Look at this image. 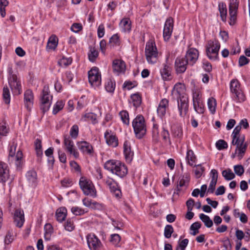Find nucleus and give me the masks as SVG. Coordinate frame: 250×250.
Wrapping results in <instances>:
<instances>
[{
	"mask_svg": "<svg viewBox=\"0 0 250 250\" xmlns=\"http://www.w3.org/2000/svg\"><path fill=\"white\" fill-rule=\"evenodd\" d=\"M25 221L23 210L21 208H17L14 213V222L18 228L22 227Z\"/></svg>",
	"mask_w": 250,
	"mask_h": 250,
	"instance_id": "nucleus-19",
	"label": "nucleus"
},
{
	"mask_svg": "<svg viewBox=\"0 0 250 250\" xmlns=\"http://www.w3.org/2000/svg\"><path fill=\"white\" fill-rule=\"evenodd\" d=\"M168 106V100L166 98L163 99L160 102L157 108V113L158 115L162 118L166 113V109Z\"/></svg>",
	"mask_w": 250,
	"mask_h": 250,
	"instance_id": "nucleus-29",
	"label": "nucleus"
},
{
	"mask_svg": "<svg viewBox=\"0 0 250 250\" xmlns=\"http://www.w3.org/2000/svg\"><path fill=\"white\" fill-rule=\"evenodd\" d=\"M171 70V67L167 65V64H163V67L161 69L160 73L164 81H168L170 79Z\"/></svg>",
	"mask_w": 250,
	"mask_h": 250,
	"instance_id": "nucleus-32",
	"label": "nucleus"
},
{
	"mask_svg": "<svg viewBox=\"0 0 250 250\" xmlns=\"http://www.w3.org/2000/svg\"><path fill=\"white\" fill-rule=\"evenodd\" d=\"M49 87L47 86H44L42 92V95L41 96V109L43 112H45L48 111L51 105V101L52 99V96L49 95Z\"/></svg>",
	"mask_w": 250,
	"mask_h": 250,
	"instance_id": "nucleus-9",
	"label": "nucleus"
},
{
	"mask_svg": "<svg viewBox=\"0 0 250 250\" xmlns=\"http://www.w3.org/2000/svg\"><path fill=\"white\" fill-rule=\"evenodd\" d=\"M199 217L207 228H210L212 226L213 222L209 216L203 213H201L200 214Z\"/></svg>",
	"mask_w": 250,
	"mask_h": 250,
	"instance_id": "nucleus-40",
	"label": "nucleus"
},
{
	"mask_svg": "<svg viewBox=\"0 0 250 250\" xmlns=\"http://www.w3.org/2000/svg\"><path fill=\"white\" fill-rule=\"evenodd\" d=\"M54 148L53 147H49L45 151V155L48 157V162L52 164H54V159L53 156Z\"/></svg>",
	"mask_w": 250,
	"mask_h": 250,
	"instance_id": "nucleus-51",
	"label": "nucleus"
},
{
	"mask_svg": "<svg viewBox=\"0 0 250 250\" xmlns=\"http://www.w3.org/2000/svg\"><path fill=\"white\" fill-rule=\"evenodd\" d=\"M82 29L83 27L82 24L79 23H74L71 27V30L75 33L79 32L80 31L82 30Z\"/></svg>",
	"mask_w": 250,
	"mask_h": 250,
	"instance_id": "nucleus-64",
	"label": "nucleus"
},
{
	"mask_svg": "<svg viewBox=\"0 0 250 250\" xmlns=\"http://www.w3.org/2000/svg\"><path fill=\"white\" fill-rule=\"evenodd\" d=\"M79 149L83 153L90 155L93 152L92 145L87 142L82 141L78 143Z\"/></svg>",
	"mask_w": 250,
	"mask_h": 250,
	"instance_id": "nucleus-26",
	"label": "nucleus"
},
{
	"mask_svg": "<svg viewBox=\"0 0 250 250\" xmlns=\"http://www.w3.org/2000/svg\"><path fill=\"white\" fill-rule=\"evenodd\" d=\"M216 147L218 150H223L228 147V144L223 140H219L216 143Z\"/></svg>",
	"mask_w": 250,
	"mask_h": 250,
	"instance_id": "nucleus-58",
	"label": "nucleus"
},
{
	"mask_svg": "<svg viewBox=\"0 0 250 250\" xmlns=\"http://www.w3.org/2000/svg\"><path fill=\"white\" fill-rule=\"evenodd\" d=\"M186 160L187 161L188 164L189 166L191 167L196 166L195 164L196 161V157L192 150H188L187 152Z\"/></svg>",
	"mask_w": 250,
	"mask_h": 250,
	"instance_id": "nucleus-36",
	"label": "nucleus"
},
{
	"mask_svg": "<svg viewBox=\"0 0 250 250\" xmlns=\"http://www.w3.org/2000/svg\"><path fill=\"white\" fill-rule=\"evenodd\" d=\"M34 104V94L30 89L26 90L24 93V104L28 111H30Z\"/></svg>",
	"mask_w": 250,
	"mask_h": 250,
	"instance_id": "nucleus-18",
	"label": "nucleus"
},
{
	"mask_svg": "<svg viewBox=\"0 0 250 250\" xmlns=\"http://www.w3.org/2000/svg\"><path fill=\"white\" fill-rule=\"evenodd\" d=\"M235 173L238 176H241L244 172L243 167L241 165H236L234 167Z\"/></svg>",
	"mask_w": 250,
	"mask_h": 250,
	"instance_id": "nucleus-62",
	"label": "nucleus"
},
{
	"mask_svg": "<svg viewBox=\"0 0 250 250\" xmlns=\"http://www.w3.org/2000/svg\"><path fill=\"white\" fill-rule=\"evenodd\" d=\"M185 86L180 83H176L172 91V95L176 98H180L182 96H188L185 92Z\"/></svg>",
	"mask_w": 250,
	"mask_h": 250,
	"instance_id": "nucleus-23",
	"label": "nucleus"
},
{
	"mask_svg": "<svg viewBox=\"0 0 250 250\" xmlns=\"http://www.w3.org/2000/svg\"><path fill=\"white\" fill-rule=\"evenodd\" d=\"M104 167L121 178L125 177L127 173L126 166L117 160H110L106 161L104 165Z\"/></svg>",
	"mask_w": 250,
	"mask_h": 250,
	"instance_id": "nucleus-1",
	"label": "nucleus"
},
{
	"mask_svg": "<svg viewBox=\"0 0 250 250\" xmlns=\"http://www.w3.org/2000/svg\"><path fill=\"white\" fill-rule=\"evenodd\" d=\"M34 145L36 155L38 157L37 161L39 162H41L42 157L43 155L41 140L39 139H37L35 140Z\"/></svg>",
	"mask_w": 250,
	"mask_h": 250,
	"instance_id": "nucleus-34",
	"label": "nucleus"
},
{
	"mask_svg": "<svg viewBox=\"0 0 250 250\" xmlns=\"http://www.w3.org/2000/svg\"><path fill=\"white\" fill-rule=\"evenodd\" d=\"M145 55L149 63L154 64L158 60V52L155 43L152 41L146 42L145 48Z\"/></svg>",
	"mask_w": 250,
	"mask_h": 250,
	"instance_id": "nucleus-4",
	"label": "nucleus"
},
{
	"mask_svg": "<svg viewBox=\"0 0 250 250\" xmlns=\"http://www.w3.org/2000/svg\"><path fill=\"white\" fill-rule=\"evenodd\" d=\"M132 126L137 138L141 139L146 134V125L145 119L142 115L137 116L133 120Z\"/></svg>",
	"mask_w": 250,
	"mask_h": 250,
	"instance_id": "nucleus-2",
	"label": "nucleus"
},
{
	"mask_svg": "<svg viewBox=\"0 0 250 250\" xmlns=\"http://www.w3.org/2000/svg\"><path fill=\"white\" fill-rule=\"evenodd\" d=\"M17 144L13 142L9 148V161L15 160V165L17 168L21 167L22 163V152L21 150H19L16 154L17 148Z\"/></svg>",
	"mask_w": 250,
	"mask_h": 250,
	"instance_id": "nucleus-7",
	"label": "nucleus"
},
{
	"mask_svg": "<svg viewBox=\"0 0 250 250\" xmlns=\"http://www.w3.org/2000/svg\"><path fill=\"white\" fill-rule=\"evenodd\" d=\"M120 115L123 122L127 125L129 124V119L128 113L125 110H123L120 112Z\"/></svg>",
	"mask_w": 250,
	"mask_h": 250,
	"instance_id": "nucleus-52",
	"label": "nucleus"
},
{
	"mask_svg": "<svg viewBox=\"0 0 250 250\" xmlns=\"http://www.w3.org/2000/svg\"><path fill=\"white\" fill-rule=\"evenodd\" d=\"M124 153L126 161L131 162L133 159V152L131 150L129 143L126 141L124 144Z\"/></svg>",
	"mask_w": 250,
	"mask_h": 250,
	"instance_id": "nucleus-31",
	"label": "nucleus"
},
{
	"mask_svg": "<svg viewBox=\"0 0 250 250\" xmlns=\"http://www.w3.org/2000/svg\"><path fill=\"white\" fill-rule=\"evenodd\" d=\"M188 64L185 58L184 57H178L175 62L176 71L178 73H184L187 68Z\"/></svg>",
	"mask_w": 250,
	"mask_h": 250,
	"instance_id": "nucleus-20",
	"label": "nucleus"
},
{
	"mask_svg": "<svg viewBox=\"0 0 250 250\" xmlns=\"http://www.w3.org/2000/svg\"><path fill=\"white\" fill-rule=\"evenodd\" d=\"M104 138L106 140V143L108 146L115 147L118 145V140L115 135L111 132V131H109L106 130L104 133Z\"/></svg>",
	"mask_w": 250,
	"mask_h": 250,
	"instance_id": "nucleus-24",
	"label": "nucleus"
},
{
	"mask_svg": "<svg viewBox=\"0 0 250 250\" xmlns=\"http://www.w3.org/2000/svg\"><path fill=\"white\" fill-rule=\"evenodd\" d=\"M9 2L7 0H0V13L2 18L6 15L5 7L8 5Z\"/></svg>",
	"mask_w": 250,
	"mask_h": 250,
	"instance_id": "nucleus-49",
	"label": "nucleus"
},
{
	"mask_svg": "<svg viewBox=\"0 0 250 250\" xmlns=\"http://www.w3.org/2000/svg\"><path fill=\"white\" fill-rule=\"evenodd\" d=\"M26 177L29 186L33 188L36 187L37 185V174L35 170L28 171L26 174Z\"/></svg>",
	"mask_w": 250,
	"mask_h": 250,
	"instance_id": "nucleus-25",
	"label": "nucleus"
},
{
	"mask_svg": "<svg viewBox=\"0 0 250 250\" xmlns=\"http://www.w3.org/2000/svg\"><path fill=\"white\" fill-rule=\"evenodd\" d=\"M88 80L91 85L94 87H98L101 84V74L99 68L92 67L88 72Z\"/></svg>",
	"mask_w": 250,
	"mask_h": 250,
	"instance_id": "nucleus-8",
	"label": "nucleus"
},
{
	"mask_svg": "<svg viewBox=\"0 0 250 250\" xmlns=\"http://www.w3.org/2000/svg\"><path fill=\"white\" fill-rule=\"evenodd\" d=\"M239 6L238 0H229V24L233 25L236 23L237 11Z\"/></svg>",
	"mask_w": 250,
	"mask_h": 250,
	"instance_id": "nucleus-11",
	"label": "nucleus"
},
{
	"mask_svg": "<svg viewBox=\"0 0 250 250\" xmlns=\"http://www.w3.org/2000/svg\"><path fill=\"white\" fill-rule=\"evenodd\" d=\"M173 29V21L172 18H167L165 22L163 30V37L165 41L170 39Z\"/></svg>",
	"mask_w": 250,
	"mask_h": 250,
	"instance_id": "nucleus-15",
	"label": "nucleus"
},
{
	"mask_svg": "<svg viewBox=\"0 0 250 250\" xmlns=\"http://www.w3.org/2000/svg\"><path fill=\"white\" fill-rule=\"evenodd\" d=\"M241 129V125H237L234 129L232 133V144H236L237 141L241 139V137H239L238 135H239L240 131Z\"/></svg>",
	"mask_w": 250,
	"mask_h": 250,
	"instance_id": "nucleus-39",
	"label": "nucleus"
},
{
	"mask_svg": "<svg viewBox=\"0 0 250 250\" xmlns=\"http://www.w3.org/2000/svg\"><path fill=\"white\" fill-rule=\"evenodd\" d=\"M57 45L58 42L56 41V37L55 36H51L48 40L46 47L49 49L54 50Z\"/></svg>",
	"mask_w": 250,
	"mask_h": 250,
	"instance_id": "nucleus-42",
	"label": "nucleus"
},
{
	"mask_svg": "<svg viewBox=\"0 0 250 250\" xmlns=\"http://www.w3.org/2000/svg\"><path fill=\"white\" fill-rule=\"evenodd\" d=\"M67 215V210L65 208H58L56 212V217L58 221L62 222L64 220Z\"/></svg>",
	"mask_w": 250,
	"mask_h": 250,
	"instance_id": "nucleus-37",
	"label": "nucleus"
},
{
	"mask_svg": "<svg viewBox=\"0 0 250 250\" xmlns=\"http://www.w3.org/2000/svg\"><path fill=\"white\" fill-rule=\"evenodd\" d=\"M112 67L113 71L119 74L125 71L126 66L123 61L117 59L113 62Z\"/></svg>",
	"mask_w": 250,
	"mask_h": 250,
	"instance_id": "nucleus-28",
	"label": "nucleus"
},
{
	"mask_svg": "<svg viewBox=\"0 0 250 250\" xmlns=\"http://www.w3.org/2000/svg\"><path fill=\"white\" fill-rule=\"evenodd\" d=\"M120 28L125 33H129L131 29V22L129 18H124L120 22Z\"/></svg>",
	"mask_w": 250,
	"mask_h": 250,
	"instance_id": "nucleus-30",
	"label": "nucleus"
},
{
	"mask_svg": "<svg viewBox=\"0 0 250 250\" xmlns=\"http://www.w3.org/2000/svg\"><path fill=\"white\" fill-rule=\"evenodd\" d=\"M220 48V44L217 40L214 39L208 41L206 46V52L208 58L211 60H217Z\"/></svg>",
	"mask_w": 250,
	"mask_h": 250,
	"instance_id": "nucleus-3",
	"label": "nucleus"
},
{
	"mask_svg": "<svg viewBox=\"0 0 250 250\" xmlns=\"http://www.w3.org/2000/svg\"><path fill=\"white\" fill-rule=\"evenodd\" d=\"M79 185L85 195L92 197L96 196V191L91 181L82 177L80 179Z\"/></svg>",
	"mask_w": 250,
	"mask_h": 250,
	"instance_id": "nucleus-6",
	"label": "nucleus"
},
{
	"mask_svg": "<svg viewBox=\"0 0 250 250\" xmlns=\"http://www.w3.org/2000/svg\"><path fill=\"white\" fill-rule=\"evenodd\" d=\"M198 57V50L194 48H190L187 51L184 58L188 64L193 65L197 61Z\"/></svg>",
	"mask_w": 250,
	"mask_h": 250,
	"instance_id": "nucleus-16",
	"label": "nucleus"
},
{
	"mask_svg": "<svg viewBox=\"0 0 250 250\" xmlns=\"http://www.w3.org/2000/svg\"><path fill=\"white\" fill-rule=\"evenodd\" d=\"M64 226L65 230L68 231H71L75 229L74 221L72 219L70 218L67 219Z\"/></svg>",
	"mask_w": 250,
	"mask_h": 250,
	"instance_id": "nucleus-50",
	"label": "nucleus"
},
{
	"mask_svg": "<svg viewBox=\"0 0 250 250\" xmlns=\"http://www.w3.org/2000/svg\"><path fill=\"white\" fill-rule=\"evenodd\" d=\"M115 82L111 79H108L105 83V90L110 93H113L115 88Z\"/></svg>",
	"mask_w": 250,
	"mask_h": 250,
	"instance_id": "nucleus-41",
	"label": "nucleus"
},
{
	"mask_svg": "<svg viewBox=\"0 0 250 250\" xmlns=\"http://www.w3.org/2000/svg\"><path fill=\"white\" fill-rule=\"evenodd\" d=\"M201 227V224L199 222H196L193 223L190 227V230L192 232L190 234L192 235H195L199 233V229Z\"/></svg>",
	"mask_w": 250,
	"mask_h": 250,
	"instance_id": "nucleus-47",
	"label": "nucleus"
},
{
	"mask_svg": "<svg viewBox=\"0 0 250 250\" xmlns=\"http://www.w3.org/2000/svg\"><path fill=\"white\" fill-rule=\"evenodd\" d=\"M196 168L194 170L195 175L197 178H200L205 171V168L201 164L196 165Z\"/></svg>",
	"mask_w": 250,
	"mask_h": 250,
	"instance_id": "nucleus-55",
	"label": "nucleus"
},
{
	"mask_svg": "<svg viewBox=\"0 0 250 250\" xmlns=\"http://www.w3.org/2000/svg\"><path fill=\"white\" fill-rule=\"evenodd\" d=\"M229 87L231 93L244 89L240 82L236 79H232L230 81Z\"/></svg>",
	"mask_w": 250,
	"mask_h": 250,
	"instance_id": "nucleus-35",
	"label": "nucleus"
},
{
	"mask_svg": "<svg viewBox=\"0 0 250 250\" xmlns=\"http://www.w3.org/2000/svg\"><path fill=\"white\" fill-rule=\"evenodd\" d=\"M193 104L194 110L199 114H202L204 112V105L202 98L201 93L198 91L193 92Z\"/></svg>",
	"mask_w": 250,
	"mask_h": 250,
	"instance_id": "nucleus-10",
	"label": "nucleus"
},
{
	"mask_svg": "<svg viewBox=\"0 0 250 250\" xmlns=\"http://www.w3.org/2000/svg\"><path fill=\"white\" fill-rule=\"evenodd\" d=\"M218 9L221 20L223 21H226L227 15V9L226 4L224 2L219 3L218 4Z\"/></svg>",
	"mask_w": 250,
	"mask_h": 250,
	"instance_id": "nucleus-38",
	"label": "nucleus"
},
{
	"mask_svg": "<svg viewBox=\"0 0 250 250\" xmlns=\"http://www.w3.org/2000/svg\"><path fill=\"white\" fill-rule=\"evenodd\" d=\"M176 99L180 116L184 117L187 115L188 111V96H184Z\"/></svg>",
	"mask_w": 250,
	"mask_h": 250,
	"instance_id": "nucleus-13",
	"label": "nucleus"
},
{
	"mask_svg": "<svg viewBox=\"0 0 250 250\" xmlns=\"http://www.w3.org/2000/svg\"><path fill=\"white\" fill-rule=\"evenodd\" d=\"M208 105L209 110L211 112L212 114H214L216 110V100L213 98L211 97L208 99Z\"/></svg>",
	"mask_w": 250,
	"mask_h": 250,
	"instance_id": "nucleus-44",
	"label": "nucleus"
},
{
	"mask_svg": "<svg viewBox=\"0 0 250 250\" xmlns=\"http://www.w3.org/2000/svg\"><path fill=\"white\" fill-rule=\"evenodd\" d=\"M83 118L85 121L91 122L93 124L97 123V115L93 113L89 112L86 113L84 115Z\"/></svg>",
	"mask_w": 250,
	"mask_h": 250,
	"instance_id": "nucleus-45",
	"label": "nucleus"
},
{
	"mask_svg": "<svg viewBox=\"0 0 250 250\" xmlns=\"http://www.w3.org/2000/svg\"><path fill=\"white\" fill-rule=\"evenodd\" d=\"M9 76L8 78L9 85L15 95H20L21 93V80L17 75L13 73L12 68L8 70Z\"/></svg>",
	"mask_w": 250,
	"mask_h": 250,
	"instance_id": "nucleus-5",
	"label": "nucleus"
},
{
	"mask_svg": "<svg viewBox=\"0 0 250 250\" xmlns=\"http://www.w3.org/2000/svg\"><path fill=\"white\" fill-rule=\"evenodd\" d=\"M188 243V239H185L182 240L179 243L176 250H185Z\"/></svg>",
	"mask_w": 250,
	"mask_h": 250,
	"instance_id": "nucleus-61",
	"label": "nucleus"
},
{
	"mask_svg": "<svg viewBox=\"0 0 250 250\" xmlns=\"http://www.w3.org/2000/svg\"><path fill=\"white\" fill-rule=\"evenodd\" d=\"M72 62V59L70 58H66L62 57L58 62L59 64L61 66H67L70 65Z\"/></svg>",
	"mask_w": 250,
	"mask_h": 250,
	"instance_id": "nucleus-56",
	"label": "nucleus"
},
{
	"mask_svg": "<svg viewBox=\"0 0 250 250\" xmlns=\"http://www.w3.org/2000/svg\"><path fill=\"white\" fill-rule=\"evenodd\" d=\"M232 100L236 103H242L246 100L244 89L231 93Z\"/></svg>",
	"mask_w": 250,
	"mask_h": 250,
	"instance_id": "nucleus-27",
	"label": "nucleus"
},
{
	"mask_svg": "<svg viewBox=\"0 0 250 250\" xmlns=\"http://www.w3.org/2000/svg\"><path fill=\"white\" fill-rule=\"evenodd\" d=\"M71 211L75 215H82L84 213L83 209L78 207H72Z\"/></svg>",
	"mask_w": 250,
	"mask_h": 250,
	"instance_id": "nucleus-63",
	"label": "nucleus"
},
{
	"mask_svg": "<svg viewBox=\"0 0 250 250\" xmlns=\"http://www.w3.org/2000/svg\"><path fill=\"white\" fill-rule=\"evenodd\" d=\"M88 248L90 250H100L103 244L100 240L94 233H90L86 236Z\"/></svg>",
	"mask_w": 250,
	"mask_h": 250,
	"instance_id": "nucleus-12",
	"label": "nucleus"
},
{
	"mask_svg": "<svg viewBox=\"0 0 250 250\" xmlns=\"http://www.w3.org/2000/svg\"><path fill=\"white\" fill-rule=\"evenodd\" d=\"M79 127L76 125H73L70 129V135L72 138L76 139L78 135Z\"/></svg>",
	"mask_w": 250,
	"mask_h": 250,
	"instance_id": "nucleus-59",
	"label": "nucleus"
},
{
	"mask_svg": "<svg viewBox=\"0 0 250 250\" xmlns=\"http://www.w3.org/2000/svg\"><path fill=\"white\" fill-rule=\"evenodd\" d=\"M64 105V104L62 101H58L53 107V114L55 115L58 113L59 111L63 108Z\"/></svg>",
	"mask_w": 250,
	"mask_h": 250,
	"instance_id": "nucleus-53",
	"label": "nucleus"
},
{
	"mask_svg": "<svg viewBox=\"0 0 250 250\" xmlns=\"http://www.w3.org/2000/svg\"><path fill=\"white\" fill-rule=\"evenodd\" d=\"M63 144L65 147V149L72 154L75 158H77L79 156V153L74 148V144L72 140L70 138L66 136H64Z\"/></svg>",
	"mask_w": 250,
	"mask_h": 250,
	"instance_id": "nucleus-21",
	"label": "nucleus"
},
{
	"mask_svg": "<svg viewBox=\"0 0 250 250\" xmlns=\"http://www.w3.org/2000/svg\"><path fill=\"white\" fill-rule=\"evenodd\" d=\"M2 96L5 103L9 104L10 102V94L7 86L3 87Z\"/></svg>",
	"mask_w": 250,
	"mask_h": 250,
	"instance_id": "nucleus-48",
	"label": "nucleus"
},
{
	"mask_svg": "<svg viewBox=\"0 0 250 250\" xmlns=\"http://www.w3.org/2000/svg\"><path fill=\"white\" fill-rule=\"evenodd\" d=\"M174 229L171 225H167L164 229V236L167 238H169L173 232Z\"/></svg>",
	"mask_w": 250,
	"mask_h": 250,
	"instance_id": "nucleus-54",
	"label": "nucleus"
},
{
	"mask_svg": "<svg viewBox=\"0 0 250 250\" xmlns=\"http://www.w3.org/2000/svg\"><path fill=\"white\" fill-rule=\"evenodd\" d=\"M179 184L177 185V190H181L183 187H187L189 182L190 176L188 173H185L179 178Z\"/></svg>",
	"mask_w": 250,
	"mask_h": 250,
	"instance_id": "nucleus-33",
	"label": "nucleus"
},
{
	"mask_svg": "<svg viewBox=\"0 0 250 250\" xmlns=\"http://www.w3.org/2000/svg\"><path fill=\"white\" fill-rule=\"evenodd\" d=\"M121 241V237L118 234L111 235L110 242L115 246H117Z\"/></svg>",
	"mask_w": 250,
	"mask_h": 250,
	"instance_id": "nucleus-60",
	"label": "nucleus"
},
{
	"mask_svg": "<svg viewBox=\"0 0 250 250\" xmlns=\"http://www.w3.org/2000/svg\"><path fill=\"white\" fill-rule=\"evenodd\" d=\"M98 56V52L94 48L91 49L88 54L89 60L90 62H94Z\"/></svg>",
	"mask_w": 250,
	"mask_h": 250,
	"instance_id": "nucleus-57",
	"label": "nucleus"
},
{
	"mask_svg": "<svg viewBox=\"0 0 250 250\" xmlns=\"http://www.w3.org/2000/svg\"><path fill=\"white\" fill-rule=\"evenodd\" d=\"M244 136L241 137V139L237 141L236 144H232L236 146L235 151L237 152V157L239 160H241L244 156L248 146L246 143H244Z\"/></svg>",
	"mask_w": 250,
	"mask_h": 250,
	"instance_id": "nucleus-14",
	"label": "nucleus"
},
{
	"mask_svg": "<svg viewBox=\"0 0 250 250\" xmlns=\"http://www.w3.org/2000/svg\"><path fill=\"white\" fill-rule=\"evenodd\" d=\"M9 179V170L7 164L0 162V183H4Z\"/></svg>",
	"mask_w": 250,
	"mask_h": 250,
	"instance_id": "nucleus-22",
	"label": "nucleus"
},
{
	"mask_svg": "<svg viewBox=\"0 0 250 250\" xmlns=\"http://www.w3.org/2000/svg\"><path fill=\"white\" fill-rule=\"evenodd\" d=\"M131 99L132 101L133 105L137 107L139 106L142 102V98L138 93H135L131 95Z\"/></svg>",
	"mask_w": 250,
	"mask_h": 250,
	"instance_id": "nucleus-43",
	"label": "nucleus"
},
{
	"mask_svg": "<svg viewBox=\"0 0 250 250\" xmlns=\"http://www.w3.org/2000/svg\"><path fill=\"white\" fill-rule=\"evenodd\" d=\"M104 181L113 195L116 197L120 198L122 193L117 183L113 179L110 178H107L104 179Z\"/></svg>",
	"mask_w": 250,
	"mask_h": 250,
	"instance_id": "nucleus-17",
	"label": "nucleus"
},
{
	"mask_svg": "<svg viewBox=\"0 0 250 250\" xmlns=\"http://www.w3.org/2000/svg\"><path fill=\"white\" fill-rule=\"evenodd\" d=\"M222 174L224 178L228 181L231 180L235 177V174L229 168L223 170Z\"/></svg>",
	"mask_w": 250,
	"mask_h": 250,
	"instance_id": "nucleus-46",
	"label": "nucleus"
}]
</instances>
